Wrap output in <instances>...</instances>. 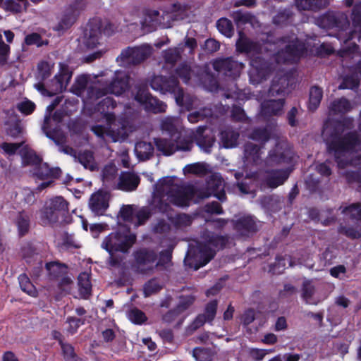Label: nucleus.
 <instances>
[{
  "instance_id": "nucleus-1",
  "label": "nucleus",
  "mask_w": 361,
  "mask_h": 361,
  "mask_svg": "<svg viewBox=\"0 0 361 361\" xmlns=\"http://www.w3.org/2000/svg\"><path fill=\"white\" fill-rule=\"evenodd\" d=\"M176 180L175 178L166 177L155 185L152 204L161 212H166L170 203L180 207L188 206L194 196L192 187L180 186Z\"/></svg>"
},
{
  "instance_id": "nucleus-2",
  "label": "nucleus",
  "mask_w": 361,
  "mask_h": 361,
  "mask_svg": "<svg viewBox=\"0 0 361 361\" xmlns=\"http://www.w3.org/2000/svg\"><path fill=\"white\" fill-rule=\"evenodd\" d=\"M203 242L190 244L184 259L185 266L198 269L208 263L214 257L216 251L222 249L228 242V235H219L206 231L202 235Z\"/></svg>"
},
{
  "instance_id": "nucleus-3",
  "label": "nucleus",
  "mask_w": 361,
  "mask_h": 361,
  "mask_svg": "<svg viewBox=\"0 0 361 361\" xmlns=\"http://www.w3.org/2000/svg\"><path fill=\"white\" fill-rule=\"evenodd\" d=\"M357 147L361 151V138L355 130L334 137L326 142L328 154L334 156L338 167L342 169L350 164L347 154L355 152Z\"/></svg>"
},
{
  "instance_id": "nucleus-4",
  "label": "nucleus",
  "mask_w": 361,
  "mask_h": 361,
  "mask_svg": "<svg viewBox=\"0 0 361 361\" xmlns=\"http://www.w3.org/2000/svg\"><path fill=\"white\" fill-rule=\"evenodd\" d=\"M128 88V77L123 72L116 71L111 80H97L94 87L88 91V97L99 99L108 94H122Z\"/></svg>"
},
{
  "instance_id": "nucleus-5",
  "label": "nucleus",
  "mask_w": 361,
  "mask_h": 361,
  "mask_svg": "<svg viewBox=\"0 0 361 361\" xmlns=\"http://www.w3.org/2000/svg\"><path fill=\"white\" fill-rule=\"evenodd\" d=\"M272 140L274 147L272 148V163L285 164L293 168L298 159L293 145L289 142L285 136L278 135L276 127L272 121Z\"/></svg>"
},
{
  "instance_id": "nucleus-6",
  "label": "nucleus",
  "mask_w": 361,
  "mask_h": 361,
  "mask_svg": "<svg viewBox=\"0 0 361 361\" xmlns=\"http://www.w3.org/2000/svg\"><path fill=\"white\" fill-rule=\"evenodd\" d=\"M136 237L128 231L116 232L109 234L103 241L102 247L110 255V264L116 266L118 260L114 257V252H126L135 242Z\"/></svg>"
},
{
  "instance_id": "nucleus-7",
  "label": "nucleus",
  "mask_w": 361,
  "mask_h": 361,
  "mask_svg": "<svg viewBox=\"0 0 361 361\" xmlns=\"http://www.w3.org/2000/svg\"><path fill=\"white\" fill-rule=\"evenodd\" d=\"M68 203L63 197L57 196L47 202L42 212V220L47 224L62 223L68 212Z\"/></svg>"
},
{
  "instance_id": "nucleus-8",
  "label": "nucleus",
  "mask_w": 361,
  "mask_h": 361,
  "mask_svg": "<svg viewBox=\"0 0 361 361\" xmlns=\"http://www.w3.org/2000/svg\"><path fill=\"white\" fill-rule=\"evenodd\" d=\"M104 118L109 126L108 128L101 125H96L91 127V130L98 137L104 139V136L107 135L109 136L114 142H117L123 140L128 137V133L124 124H121V127L116 128V120L114 114L107 112L104 114Z\"/></svg>"
},
{
  "instance_id": "nucleus-9",
  "label": "nucleus",
  "mask_w": 361,
  "mask_h": 361,
  "mask_svg": "<svg viewBox=\"0 0 361 361\" xmlns=\"http://www.w3.org/2000/svg\"><path fill=\"white\" fill-rule=\"evenodd\" d=\"M306 51L305 44L298 38L291 41L284 49L273 55L275 61L278 63L293 64L297 63Z\"/></svg>"
},
{
  "instance_id": "nucleus-10",
  "label": "nucleus",
  "mask_w": 361,
  "mask_h": 361,
  "mask_svg": "<svg viewBox=\"0 0 361 361\" xmlns=\"http://www.w3.org/2000/svg\"><path fill=\"white\" fill-rule=\"evenodd\" d=\"M152 53V48L148 44L128 47L121 51L116 61L122 63L123 66L137 65L149 58Z\"/></svg>"
},
{
  "instance_id": "nucleus-11",
  "label": "nucleus",
  "mask_w": 361,
  "mask_h": 361,
  "mask_svg": "<svg viewBox=\"0 0 361 361\" xmlns=\"http://www.w3.org/2000/svg\"><path fill=\"white\" fill-rule=\"evenodd\" d=\"M295 72L293 70L279 71L272 78V97L288 94L293 89L295 83Z\"/></svg>"
},
{
  "instance_id": "nucleus-12",
  "label": "nucleus",
  "mask_w": 361,
  "mask_h": 361,
  "mask_svg": "<svg viewBox=\"0 0 361 361\" xmlns=\"http://www.w3.org/2000/svg\"><path fill=\"white\" fill-rule=\"evenodd\" d=\"M135 267L138 272L148 274L156 269L157 255L153 250L142 249L135 253Z\"/></svg>"
},
{
  "instance_id": "nucleus-13",
  "label": "nucleus",
  "mask_w": 361,
  "mask_h": 361,
  "mask_svg": "<svg viewBox=\"0 0 361 361\" xmlns=\"http://www.w3.org/2000/svg\"><path fill=\"white\" fill-rule=\"evenodd\" d=\"M319 25L326 29L343 30L349 25V21L344 13L329 11L320 17Z\"/></svg>"
},
{
  "instance_id": "nucleus-14",
  "label": "nucleus",
  "mask_w": 361,
  "mask_h": 361,
  "mask_svg": "<svg viewBox=\"0 0 361 361\" xmlns=\"http://www.w3.org/2000/svg\"><path fill=\"white\" fill-rule=\"evenodd\" d=\"M135 99L142 105L147 111L155 114L166 111V104L153 97L146 89H139L135 96Z\"/></svg>"
},
{
  "instance_id": "nucleus-15",
  "label": "nucleus",
  "mask_w": 361,
  "mask_h": 361,
  "mask_svg": "<svg viewBox=\"0 0 361 361\" xmlns=\"http://www.w3.org/2000/svg\"><path fill=\"white\" fill-rule=\"evenodd\" d=\"M102 23L99 20L90 22L84 31L82 42L87 49L96 48L100 44Z\"/></svg>"
},
{
  "instance_id": "nucleus-16",
  "label": "nucleus",
  "mask_w": 361,
  "mask_h": 361,
  "mask_svg": "<svg viewBox=\"0 0 361 361\" xmlns=\"http://www.w3.org/2000/svg\"><path fill=\"white\" fill-rule=\"evenodd\" d=\"M214 69L222 73L226 76L235 78L240 75L243 64L234 60L233 58L221 59L216 60L213 63Z\"/></svg>"
},
{
  "instance_id": "nucleus-17",
  "label": "nucleus",
  "mask_w": 361,
  "mask_h": 361,
  "mask_svg": "<svg viewBox=\"0 0 361 361\" xmlns=\"http://www.w3.org/2000/svg\"><path fill=\"white\" fill-rule=\"evenodd\" d=\"M178 81L174 76L164 77L162 75L154 76L150 82L152 88L159 91L163 94L173 93L176 96L178 89Z\"/></svg>"
},
{
  "instance_id": "nucleus-18",
  "label": "nucleus",
  "mask_w": 361,
  "mask_h": 361,
  "mask_svg": "<svg viewBox=\"0 0 361 361\" xmlns=\"http://www.w3.org/2000/svg\"><path fill=\"white\" fill-rule=\"evenodd\" d=\"M110 199L109 193L98 190L93 193L89 200V206L91 210L96 214H102L109 207Z\"/></svg>"
},
{
  "instance_id": "nucleus-19",
  "label": "nucleus",
  "mask_w": 361,
  "mask_h": 361,
  "mask_svg": "<svg viewBox=\"0 0 361 361\" xmlns=\"http://www.w3.org/2000/svg\"><path fill=\"white\" fill-rule=\"evenodd\" d=\"M140 178L136 173L133 172H122L118 179L116 188L131 192L137 188L140 184Z\"/></svg>"
},
{
  "instance_id": "nucleus-20",
  "label": "nucleus",
  "mask_w": 361,
  "mask_h": 361,
  "mask_svg": "<svg viewBox=\"0 0 361 361\" xmlns=\"http://www.w3.org/2000/svg\"><path fill=\"white\" fill-rule=\"evenodd\" d=\"M225 183L224 180L218 174H213L209 177L207 181V189L210 191L209 194L206 195H213L220 201L224 202L226 200V195L224 192Z\"/></svg>"
},
{
  "instance_id": "nucleus-21",
  "label": "nucleus",
  "mask_w": 361,
  "mask_h": 361,
  "mask_svg": "<svg viewBox=\"0 0 361 361\" xmlns=\"http://www.w3.org/2000/svg\"><path fill=\"white\" fill-rule=\"evenodd\" d=\"M262 149L257 145L247 142L244 146L243 161L246 165H259L262 163Z\"/></svg>"
},
{
  "instance_id": "nucleus-22",
  "label": "nucleus",
  "mask_w": 361,
  "mask_h": 361,
  "mask_svg": "<svg viewBox=\"0 0 361 361\" xmlns=\"http://www.w3.org/2000/svg\"><path fill=\"white\" fill-rule=\"evenodd\" d=\"M206 130L204 127H199L194 134V139L202 150L209 153L214 144L215 138L212 133H205Z\"/></svg>"
},
{
  "instance_id": "nucleus-23",
  "label": "nucleus",
  "mask_w": 361,
  "mask_h": 361,
  "mask_svg": "<svg viewBox=\"0 0 361 361\" xmlns=\"http://www.w3.org/2000/svg\"><path fill=\"white\" fill-rule=\"evenodd\" d=\"M97 83V80L92 84H90L89 77L86 75H82L76 78L74 85L72 87L73 92L78 96L82 97L85 99H97L96 98H92L88 97V91L90 88L94 87Z\"/></svg>"
},
{
  "instance_id": "nucleus-24",
  "label": "nucleus",
  "mask_w": 361,
  "mask_h": 361,
  "mask_svg": "<svg viewBox=\"0 0 361 361\" xmlns=\"http://www.w3.org/2000/svg\"><path fill=\"white\" fill-rule=\"evenodd\" d=\"M250 74L256 75L259 80L266 79L269 73V64L260 56H256L251 61Z\"/></svg>"
},
{
  "instance_id": "nucleus-25",
  "label": "nucleus",
  "mask_w": 361,
  "mask_h": 361,
  "mask_svg": "<svg viewBox=\"0 0 361 361\" xmlns=\"http://www.w3.org/2000/svg\"><path fill=\"white\" fill-rule=\"evenodd\" d=\"M299 11H319L329 6L327 0H294Z\"/></svg>"
},
{
  "instance_id": "nucleus-26",
  "label": "nucleus",
  "mask_w": 361,
  "mask_h": 361,
  "mask_svg": "<svg viewBox=\"0 0 361 361\" xmlns=\"http://www.w3.org/2000/svg\"><path fill=\"white\" fill-rule=\"evenodd\" d=\"M75 161H78L84 168L91 171L98 170V164L95 161L94 153L91 150L85 149L78 152Z\"/></svg>"
},
{
  "instance_id": "nucleus-27",
  "label": "nucleus",
  "mask_w": 361,
  "mask_h": 361,
  "mask_svg": "<svg viewBox=\"0 0 361 361\" xmlns=\"http://www.w3.org/2000/svg\"><path fill=\"white\" fill-rule=\"evenodd\" d=\"M76 16V10L73 6H70L63 12L62 17L54 29L62 32L68 30L75 23Z\"/></svg>"
},
{
  "instance_id": "nucleus-28",
  "label": "nucleus",
  "mask_w": 361,
  "mask_h": 361,
  "mask_svg": "<svg viewBox=\"0 0 361 361\" xmlns=\"http://www.w3.org/2000/svg\"><path fill=\"white\" fill-rule=\"evenodd\" d=\"M161 130L166 131L171 137L176 136L182 130V123L178 117H166L161 121Z\"/></svg>"
},
{
  "instance_id": "nucleus-29",
  "label": "nucleus",
  "mask_w": 361,
  "mask_h": 361,
  "mask_svg": "<svg viewBox=\"0 0 361 361\" xmlns=\"http://www.w3.org/2000/svg\"><path fill=\"white\" fill-rule=\"evenodd\" d=\"M239 39L236 42L237 50L240 52L247 54L257 53L259 50V46L248 39L242 32H239Z\"/></svg>"
},
{
  "instance_id": "nucleus-30",
  "label": "nucleus",
  "mask_w": 361,
  "mask_h": 361,
  "mask_svg": "<svg viewBox=\"0 0 361 361\" xmlns=\"http://www.w3.org/2000/svg\"><path fill=\"white\" fill-rule=\"evenodd\" d=\"M50 120L51 117L45 116L42 130L46 136L53 140L58 146L61 143H65L66 137L59 130H49Z\"/></svg>"
},
{
  "instance_id": "nucleus-31",
  "label": "nucleus",
  "mask_w": 361,
  "mask_h": 361,
  "mask_svg": "<svg viewBox=\"0 0 361 361\" xmlns=\"http://www.w3.org/2000/svg\"><path fill=\"white\" fill-rule=\"evenodd\" d=\"M61 171L59 168H49L47 163L40 162L35 169L34 174L40 179L46 178H57Z\"/></svg>"
},
{
  "instance_id": "nucleus-32",
  "label": "nucleus",
  "mask_w": 361,
  "mask_h": 361,
  "mask_svg": "<svg viewBox=\"0 0 361 361\" xmlns=\"http://www.w3.org/2000/svg\"><path fill=\"white\" fill-rule=\"evenodd\" d=\"M239 135L238 131L228 128L221 131L220 139L224 147L231 148L237 146Z\"/></svg>"
},
{
  "instance_id": "nucleus-33",
  "label": "nucleus",
  "mask_w": 361,
  "mask_h": 361,
  "mask_svg": "<svg viewBox=\"0 0 361 361\" xmlns=\"http://www.w3.org/2000/svg\"><path fill=\"white\" fill-rule=\"evenodd\" d=\"M176 151H190L193 147V137L192 136L183 135L181 132L171 137Z\"/></svg>"
},
{
  "instance_id": "nucleus-34",
  "label": "nucleus",
  "mask_w": 361,
  "mask_h": 361,
  "mask_svg": "<svg viewBox=\"0 0 361 361\" xmlns=\"http://www.w3.org/2000/svg\"><path fill=\"white\" fill-rule=\"evenodd\" d=\"M135 152L141 161L149 159L154 154V147L150 142H138L135 145Z\"/></svg>"
},
{
  "instance_id": "nucleus-35",
  "label": "nucleus",
  "mask_w": 361,
  "mask_h": 361,
  "mask_svg": "<svg viewBox=\"0 0 361 361\" xmlns=\"http://www.w3.org/2000/svg\"><path fill=\"white\" fill-rule=\"evenodd\" d=\"M323 97V90L318 86H312L310 90L308 109L314 111L319 107Z\"/></svg>"
},
{
  "instance_id": "nucleus-36",
  "label": "nucleus",
  "mask_w": 361,
  "mask_h": 361,
  "mask_svg": "<svg viewBox=\"0 0 361 361\" xmlns=\"http://www.w3.org/2000/svg\"><path fill=\"white\" fill-rule=\"evenodd\" d=\"M67 266L58 262H51L46 264V269L51 279H58L67 273Z\"/></svg>"
},
{
  "instance_id": "nucleus-37",
  "label": "nucleus",
  "mask_w": 361,
  "mask_h": 361,
  "mask_svg": "<svg viewBox=\"0 0 361 361\" xmlns=\"http://www.w3.org/2000/svg\"><path fill=\"white\" fill-rule=\"evenodd\" d=\"M293 170V168L290 166L279 170L272 169V189L283 184L284 182L288 178Z\"/></svg>"
},
{
  "instance_id": "nucleus-38",
  "label": "nucleus",
  "mask_w": 361,
  "mask_h": 361,
  "mask_svg": "<svg viewBox=\"0 0 361 361\" xmlns=\"http://www.w3.org/2000/svg\"><path fill=\"white\" fill-rule=\"evenodd\" d=\"M352 109L350 102L348 99L342 97L333 101L329 106V109L334 114H346Z\"/></svg>"
},
{
  "instance_id": "nucleus-39",
  "label": "nucleus",
  "mask_w": 361,
  "mask_h": 361,
  "mask_svg": "<svg viewBox=\"0 0 361 361\" xmlns=\"http://www.w3.org/2000/svg\"><path fill=\"white\" fill-rule=\"evenodd\" d=\"M293 18V13L290 8L281 10L272 18V23L278 25H287L291 24Z\"/></svg>"
},
{
  "instance_id": "nucleus-40",
  "label": "nucleus",
  "mask_w": 361,
  "mask_h": 361,
  "mask_svg": "<svg viewBox=\"0 0 361 361\" xmlns=\"http://www.w3.org/2000/svg\"><path fill=\"white\" fill-rule=\"evenodd\" d=\"M154 142L157 149L164 155H171L176 152L175 144L173 140L166 138H156Z\"/></svg>"
},
{
  "instance_id": "nucleus-41",
  "label": "nucleus",
  "mask_w": 361,
  "mask_h": 361,
  "mask_svg": "<svg viewBox=\"0 0 361 361\" xmlns=\"http://www.w3.org/2000/svg\"><path fill=\"white\" fill-rule=\"evenodd\" d=\"M235 228L242 235H246L248 233L255 231V223L250 217H245L238 219Z\"/></svg>"
},
{
  "instance_id": "nucleus-42",
  "label": "nucleus",
  "mask_w": 361,
  "mask_h": 361,
  "mask_svg": "<svg viewBox=\"0 0 361 361\" xmlns=\"http://www.w3.org/2000/svg\"><path fill=\"white\" fill-rule=\"evenodd\" d=\"M78 279L80 293L83 298H86L91 294L92 290L90 275L86 272L81 273Z\"/></svg>"
},
{
  "instance_id": "nucleus-43",
  "label": "nucleus",
  "mask_w": 361,
  "mask_h": 361,
  "mask_svg": "<svg viewBox=\"0 0 361 361\" xmlns=\"http://www.w3.org/2000/svg\"><path fill=\"white\" fill-rule=\"evenodd\" d=\"M352 121L350 118H344L343 120H336L333 123L332 132L331 133V139L343 136L342 133L345 129L351 128Z\"/></svg>"
},
{
  "instance_id": "nucleus-44",
  "label": "nucleus",
  "mask_w": 361,
  "mask_h": 361,
  "mask_svg": "<svg viewBox=\"0 0 361 361\" xmlns=\"http://www.w3.org/2000/svg\"><path fill=\"white\" fill-rule=\"evenodd\" d=\"M175 99L178 106L184 107L188 111L192 107L195 102V98L188 94H185L183 89H178Z\"/></svg>"
},
{
  "instance_id": "nucleus-45",
  "label": "nucleus",
  "mask_w": 361,
  "mask_h": 361,
  "mask_svg": "<svg viewBox=\"0 0 361 361\" xmlns=\"http://www.w3.org/2000/svg\"><path fill=\"white\" fill-rule=\"evenodd\" d=\"M315 293V287L310 281H305L302 287V298L309 305H317V302L312 300Z\"/></svg>"
},
{
  "instance_id": "nucleus-46",
  "label": "nucleus",
  "mask_w": 361,
  "mask_h": 361,
  "mask_svg": "<svg viewBox=\"0 0 361 361\" xmlns=\"http://www.w3.org/2000/svg\"><path fill=\"white\" fill-rule=\"evenodd\" d=\"M338 232L352 240L361 238V226L354 227L340 224L338 227Z\"/></svg>"
},
{
  "instance_id": "nucleus-47",
  "label": "nucleus",
  "mask_w": 361,
  "mask_h": 361,
  "mask_svg": "<svg viewBox=\"0 0 361 361\" xmlns=\"http://www.w3.org/2000/svg\"><path fill=\"white\" fill-rule=\"evenodd\" d=\"M185 174L192 173L196 176H202L208 172V165L205 163H195L185 166L183 169Z\"/></svg>"
},
{
  "instance_id": "nucleus-48",
  "label": "nucleus",
  "mask_w": 361,
  "mask_h": 361,
  "mask_svg": "<svg viewBox=\"0 0 361 361\" xmlns=\"http://www.w3.org/2000/svg\"><path fill=\"white\" fill-rule=\"evenodd\" d=\"M135 226H138L144 224L151 216L152 212L148 207H139L135 206Z\"/></svg>"
},
{
  "instance_id": "nucleus-49",
  "label": "nucleus",
  "mask_w": 361,
  "mask_h": 361,
  "mask_svg": "<svg viewBox=\"0 0 361 361\" xmlns=\"http://www.w3.org/2000/svg\"><path fill=\"white\" fill-rule=\"evenodd\" d=\"M183 49L180 47L170 48L163 52V57L167 63L174 64L181 58Z\"/></svg>"
},
{
  "instance_id": "nucleus-50",
  "label": "nucleus",
  "mask_w": 361,
  "mask_h": 361,
  "mask_svg": "<svg viewBox=\"0 0 361 361\" xmlns=\"http://www.w3.org/2000/svg\"><path fill=\"white\" fill-rule=\"evenodd\" d=\"M18 281L23 291L33 297L37 295V290L26 274H20Z\"/></svg>"
},
{
  "instance_id": "nucleus-51",
  "label": "nucleus",
  "mask_w": 361,
  "mask_h": 361,
  "mask_svg": "<svg viewBox=\"0 0 361 361\" xmlns=\"http://www.w3.org/2000/svg\"><path fill=\"white\" fill-rule=\"evenodd\" d=\"M268 127L269 126L264 128H256L253 129L252 133L250 134L249 137L258 142H267L270 137V132Z\"/></svg>"
},
{
  "instance_id": "nucleus-52",
  "label": "nucleus",
  "mask_w": 361,
  "mask_h": 361,
  "mask_svg": "<svg viewBox=\"0 0 361 361\" xmlns=\"http://www.w3.org/2000/svg\"><path fill=\"white\" fill-rule=\"evenodd\" d=\"M350 18L353 27L361 34V1L353 5Z\"/></svg>"
},
{
  "instance_id": "nucleus-53",
  "label": "nucleus",
  "mask_w": 361,
  "mask_h": 361,
  "mask_svg": "<svg viewBox=\"0 0 361 361\" xmlns=\"http://www.w3.org/2000/svg\"><path fill=\"white\" fill-rule=\"evenodd\" d=\"M216 26L219 31L227 37L233 35V26L230 20L222 18L217 21Z\"/></svg>"
},
{
  "instance_id": "nucleus-54",
  "label": "nucleus",
  "mask_w": 361,
  "mask_h": 361,
  "mask_svg": "<svg viewBox=\"0 0 361 361\" xmlns=\"http://www.w3.org/2000/svg\"><path fill=\"white\" fill-rule=\"evenodd\" d=\"M176 75L185 82L188 83L190 80L195 76L194 70L186 64L180 65L176 70Z\"/></svg>"
},
{
  "instance_id": "nucleus-55",
  "label": "nucleus",
  "mask_w": 361,
  "mask_h": 361,
  "mask_svg": "<svg viewBox=\"0 0 361 361\" xmlns=\"http://www.w3.org/2000/svg\"><path fill=\"white\" fill-rule=\"evenodd\" d=\"M16 225L18 226L20 235H25L29 229V216L24 212H19L16 218Z\"/></svg>"
},
{
  "instance_id": "nucleus-56",
  "label": "nucleus",
  "mask_w": 361,
  "mask_h": 361,
  "mask_svg": "<svg viewBox=\"0 0 361 361\" xmlns=\"http://www.w3.org/2000/svg\"><path fill=\"white\" fill-rule=\"evenodd\" d=\"M26 0H6L4 4V9L14 13L20 12L24 8H26Z\"/></svg>"
},
{
  "instance_id": "nucleus-57",
  "label": "nucleus",
  "mask_w": 361,
  "mask_h": 361,
  "mask_svg": "<svg viewBox=\"0 0 361 361\" xmlns=\"http://www.w3.org/2000/svg\"><path fill=\"white\" fill-rule=\"evenodd\" d=\"M195 299L196 296L192 294L187 295H180L179 297V302L176 305V308L181 314L182 312L188 310L193 304Z\"/></svg>"
},
{
  "instance_id": "nucleus-58",
  "label": "nucleus",
  "mask_w": 361,
  "mask_h": 361,
  "mask_svg": "<svg viewBox=\"0 0 361 361\" xmlns=\"http://www.w3.org/2000/svg\"><path fill=\"white\" fill-rule=\"evenodd\" d=\"M60 345L65 361H81V360L77 357L74 348L71 345L64 343L62 340H60Z\"/></svg>"
},
{
  "instance_id": "nucleus-59",
  "label": "nucleus",
  "mask_w": 361,
  "mask_h": 361,
  "mask_svg": "<svg viewBox=\"0 0 361 361\" xmlns=\"http://www.w3.org/2000/svg\"><path fill=\"white\" fill-rule=\"evenodd\" d=\"M135 205H123L119 212L123 220L135 224Z\"/></svg>"
},
{
  "instance_id": "nucleus-60",
  "label": "nucleus",
  "mask_w": 361,
  "mask_h": 361,
  "mask_svg": "<svg viewBox=\"0 0 361 361\" xmlns=\"http://www.w3.org/2000/svg\"><path fill=\"white\" fill-rule=\"evenodd\" d=\"M171 264V251L169 250L161 251L159 254V260L156 262V268L166 269Z\"/></svg>"
},
{
  "instance_id": "nucleus-61",
  "label": "nucleus",
  "mask_w": 361,
  "mask_h": 361,
  "mask_svg": "<svg viewBox=\"0 0 361 361\" xmlns=\"http://www.w3.org/2000/svg\"><path fill=\"white\" fill-rule=\"evenodd\" d=\"M342 213L349 214L351 219L361 221V203H353L345 207L342 210Z\"/></svg>"
},
{
  "instance_id": "nucleus-62",
  "label": "nucleus",
  "mask_w": 361,
  "mask_h": 361,
  "mask_svg": "<svg viewBox=\"0 0 361 361\" xmlns=\"http://www.w3.org/2000/svg\"><path fill=\"white\" fill-rule=\"evenodd\" d=\"M360 80L354 75H346L339 85V89L355 90L359 87Z\"/></svg>"
},
{
  "instance_id": "nucleus-63",
  "label": "nucleus",
  "mask_w": 361,
  "mask_h": 361,
  "mask_svg": "<svg viewBox=\"0 0 361 361\" xmlns=\"http://www.w3.org/2000/svg\"><path fill=\"white\" fill-rule=\"evenodd\" d=\"M218 302L214 300L208 302L204 308V312L201 314L207 319V322H211L215 318L217 312Z\"/></svg>"
},
{
  "instance_id": "nucleus-64",
  "label": "nucleus",
  "mask_w": 361,
  "mask_h": 361,
  "mask_svg": "<svg viewBox=\"0 0 361 361\" xmlns=\"http://www.w3.org/2000/svg\"><path fill=\"white\" fill-rule=\"evenodd\" d=\"M72 76V72L69 70L68 67L64 64H60V73L56 78L60 83L61 87L63 85L66 86L69 82Z\"/></svg>"
}]
</instances>
